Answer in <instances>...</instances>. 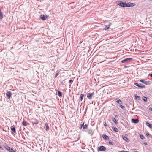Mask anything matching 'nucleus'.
I'll use <instances>...</instances> for the list:
<instances>
[{"label":"nucleus","instance_id":"obj_2","mask_svg":"<svg viewBox=\"0 0 152 152\" xmlns=\"http://www.w3.org/2000/svg\"><path fill=\"white\" fill-rule=\"evenodd\" d=\"M132 58H126L122 60L121 62L122 63H125L128 62L132 60Z\"/></svg>","mask_w":152,"mask_h":152},{"label":"nucleus","instance_id":"obj_31","mask_svg":"<svg viewBox=\"0 0 152 152\" xmlns=\"http://www.w3.org/2000/svg\"><path fill=\"white\" fill-rule=\"evenodd\" d=\"M109 143L110 145H113V144H114V142H111V141H109Z\"/></svg>","mask_w":152,"mask_h":152},{"label":"nucleus","instance_id":"obj_13","mask_svg":"<svg viewBox=\"0 0 152 152\" xmlns=\"http://www.w3.org/2000/svg\"><path fill=\"white\" fill-rule=\"evenodd\" d=\"M146 125L150 128H152V125L150 124L148 122H146Z\"/></svg>","mask_w":152,"mask_h":152},{"label":"nucleus","instance_id":"obj_30","mask_svg":"<svg viewBox=\"0 0 152 152\" xmlns=\"http://www.w3.org/2000/svg\"><path fill=\"white\" fill-rule=\"evenodd\" d=\"M58 74L59 72L58 71H57L55 74V77L56 78V77L58 75Z\"/></svg>","mask_w":152,"mask_h":152},{"label":"nucleus","instance_id":"obj_9","mask_svg":"<svg viewBox=\"0 0 152 152\" xmlns=\"http://www.w3.org/2000/svg\"><path fill=\"white\" fill-rule=\"evenodd\" d=\"M47 17V16H45L44 15H41L40 16V18L43 20H45Z\"/></svg>","mask_w":152,"mask_h":152},{"label":"nucleus","instance_id":"obj_32","mask_svg":"<svg viewBox=\"0 0 152 152\" xmlns=\"http://www.w3.org/2000/svg\"><path fill=\"white\" fill-rule=\"evenodd\" d=\"M120 107L122 109H124L125 107L124 106H123V105H120Z\"/></svg>","mask_w":152,"mask_h":152},{"label":"nucleus","instance_id":"obj_14","mask_svg":"<svg viewBox=\"0 0 152 152\" xmlns=\"http://www.w3.org/2000/svg\"><path fill=\"white\" fill-rule=\"evenodd\" d=\"M122 138L124 140H125L126 142L128 141L129 140L128 138L124 135H123L122 136Z\"/></svg>","mask_w":152,"mask_h":152},{"label":"nucleus","instance_id":"obj_11","mask_svg":"<svg viewBox=\"0 0 152 152\" xmlns=\"http://www.w3.org/2000/svg\"><path fill=\"white\" fill-rule=\"evenodd\" d=\"M87 126L86 124L84 125V123H83L81 125V128H82L83 129H87Z\"/></svg>","mask_w":152,"mask_h":152},{"label":"nucleus","instance_id":"obj_27","mask_svg":"<svg viewBox=\"0 0 152 152\" xmlns=\"http://www.w3.org/2000/svg\"><path fill=\"white\" fill-rule=\"evenodd\" d=\"M140 137L141 139H144L145 138V137L141 134L140 135Z\"/></svg>","mask_w":152,"mask_h":152},{"label":"nucleus","instance_id":"obj_8","mask_svg":"<svg viewBox=\"0 0 152 152\" xmlns=\"http://www.w3.org/2000/svg\"><path fill=\"white\" fill-rule=\"evenodd\" d=\"M133 4V3H126L125 7H132L134 6V5Z\"/></svg>","mask_w":152,"mask_h":152},{"label":"nucleus","instance_id":"obj_3","mask_svg":"<svg viewBox=\"0 0 152 152\" xmlns=\"http://www.w3.org/2000/svg\"><path fill=\"white\" fill-rule=\"evenodd\" d=\"M117 4L121 7H125L126 3L122 1H118Z\"/></svg>","mask_w":152,"mask_h":152},{"label":"nucleus","instance_id":"obj_23","mask_svg":"<svg viewBox=\"0 0 152 152\" xmlns=\"http://www.w3.org/2000/svg\"><path fill=\"white\" fill-rule=\"evenodd\" d=\"M112 129L115 132H118V129L116 127H113Z\"/></svg>","mask_w":152,"mask_h":152},{"label":"nucleus","instance_id":"obj_1","mask_svg":"<svg viewBox=\"0 0 152 152\" xmlns=\"http://www.w3.org/2000/svg\"><path fill=\"white\" fill-rule=\"evenodd\" d=\"M134 85L139 88H145V86L141 83H134Z\"/></svg>","mask_w":152,"mask_h":152},{"label":"nucleus","instance_id":"obj_44","mask_svg":"<svg viewBox=\"0 0 152 152\" xmlns=\"http://www.w3.org/2000/svg\"><path fill=\"white\" fill-rule=\"evenodd\" d=\"M150 36L151 37H152V34H151L150 35Z\"/></svg>","mask_w":152,"mask_h":152},{"label":"nucleus","instance_id":"obj_39","mask_svg":"<svg viewBox=\"0 0 152 152\" xmlns=\"http://www.w3.org/2000/svg\"><path fill=\"white\" fill-rule=\"evenodd\" d=\"M0 149H1V150H3V148H2V147H1L0 145Z\"/></svg>","mask_w":152,"mask_h":152},{"label":"nucleus","instance_id":"obj_24","mask_svg":"<svg viewBox=\"0 0 152 152\" xmlns=\"http://www.w3.org/2000/svg\"><path fill=\"white\" fill-rule=\"evenodd\" d=\"M22 124L23 126H26V125H27V124H26V122L25 121H24L22 123Z\"/></svg>","mask_w":152,"mask_h":152},{"label":"nucleus","instance_id":"obj_12","mask_svg":"<svg viewBox=\"0 0 152 152\" xmlns=\"http://www.w3.org/2000/svg\"><path fill=\"white\" fill-rule=\"evenodd\" d=\"M4 148L8 151H9L10 152L11 149H12V148H11L8 145H6L4 146Z\"/></svg>","mask_w":152,"mask_h":152},{"label":"nucleus","instance_id":"obj_41","mask_svg":"<svg viewBox=\"0 0 152 152\" xmlns=\"http://www.w3.org/2000/svg\"><path fill=\"white\" fill-rule=\"evenodd\" d=\"M144 144H145V145H147V142H144Z\"/></svg>","mask_w":152,"mask_h":152},{"label":"nucleus","instance_id":"obj_4","mask_svg":"<svg viewBox=\"0 0 152 152\" xmlns=\"http://www.w3.org/2000/svg\"><path fill=\"white\" fill-rule=\"evenodd\" d=\"M12 93L10 91H8L7 92V93L6 94V96H7V97L8 99H10V98L11 96L12 95Z\"/></svg>","mask_w":152,"mask_h":152},{"label":"nucleus","instance_id":"obj_33","mask_svg":"<svg viewBox=\"0 0 152 152\" xmlns=\"http://www.w3.org/2000/svg\"><path fill=\"white\" fill-rule=\"evenodd\" d=\"M10 152H16L13 149H11Z\"/></svg>","mask_w":152,"mask_h":152},{"label":"nucleus","instance_id":"obj_17","mask_svg":"<svg viewBox=\"0 0 152 152\" xmlns=\"http://www.w3.org/2000/svg\"><path fill=\"white\" fill-rule=\"evenodd\" d=\"M45 127L46 128V130H48L49 129V128L48 126V124L47 123H46L45 124Z\"/></svg>","mask_w":152,"mask_h":152},{"label":"nucleus","instance_id":"obj_22","mask_svg":"<svg viewBox=\"0 0 152 152\" xmlns=\"http://www.w3.org/2000/svg\"><path fill=\"white\" fill-rule=\"evenodd\" d=\"M58 95L59 97H61L62 95V93L60 91H58Z\"/></svg>","mask_w":152,"mask_h":152},{"label":"nucleus","instance_id":"obj_19","mask_svg":"<svg viewBox=\"0 0 152 152\" xmlns=\"http://www.w3.org/2000/svg\"><path fill=\"white\" fill-rule=\"evenodd\" d=\"M112 121L116 125H117L118 124V122L116 121V119L114 118L112 119Z\"/></svg>","mask_w":152,"mask_h":152},{"label":"nucleus","instance_id":"obj_37","mask_svg":"<svg viewBox=\"0 0 152 152\" xmlns=\"http://www.w3.org/2000/svg\"><path fill=\"white\" fill-rule=\"evenodd\" d=\"M72 81H73V80H72L71 79V80H69V83H71V82H72Z\"/></svg>","mask_w":152,"mask_h":152},{"label":"nucleus","instance_id":"obj_34","mask_svg":"<svg viewBox=\"0 0 152 152\" xmlns=\"http://www.w3.org/2000/svg\"><path fill=\"white\" fill-rule=\"evenodd\" d=\"M133 152H139L137 151L136 149H134L133 150Z\"/></svg>","mask_w":152,"mask_h":152},{"label":"nucleus","instance_id":"obj_16","mask_svg":"<svg viewBox=\"0 0 152 152\" xmlns=\"http://www.w3.org/2000/svg\"><path fill=\"white\" fill-rule=\"evenodd\" d=\"M84 94H81L80 95V101H82L83 100V99L84 96Z\"/></svg>","mask_w":152,"mask_h":152},{"label":"nucleus","instance_id":"obj_21","mask_svg":"<svg viewBox=\"0 0 152 152\" xmlns=\"http://www.w3.org/2000/svg\"><path fill=\"white\" fill-rule=\"evenodd\" d=\"M116 101L118 103L120 104H122V102L120 99H118Z\"/></svg>","mask_w":152,"mask_h":152},{"label":"nucleus","instance_id":"obj_5","mask_svg":"<svg viewBox=\"0 0 152 152\" xmlns=\"http://www.w3.org/2000/svg\"><path fill=\"white\" fill-rule=\"evenodd\" d=\"M94 95L93 93H90L87 94V97L90 99H91L92 98V96Z\"/></svg>","mask_w":152,"mask_h":152},{"label":"nucleus","instance_id":"obj_38","mask_svg":"<svg viewBox=\"0 0 152 152\" xmlns=\"http://www.w3.org/2000/svg\"><path fill=\"white\" fill-rule=\"evenodd\" d=\"M104 125L105 126H106L107 125H106V122H105L104 123Z\"/></svg>","mask_w":152,"mask_h":152},{"label":"nucleus","instance_id":"obj_28","mask_svg":"<svg viewBox=\"0 0 152 152\" xmlns=\"http://www.w3.org/2000/svg\"><path fill=\"white\" fill-rule=\"evenodd\" d=\"M142 99L145 102H146L147 101V98L146 97H142Z\"/></svg>","mask_w":152,"mask_h":152},{"label":"nucleus","instance_id":"obj_36","mask_svg":"<svg viewBox=\"0 0 152 152\" xmlns=\"http://www.w3.org/2000/svg\"><path fill=\"white\" fill-rule=\"evenodd\" d=\"M146 135L147 137H148L150 135V134L148 133H147L146 134Z\"/></svg>","mask_w":152,"mask_h":152},{"label":"nucleus","instance_id":"obj_20","mask_svg":"<svg viewBox=\"0 0 152 152\" xmlns=\"http://www.w3.org/2000/svg\"><path fill=\"white\" fill-rule=\"evenodd\" d=\"M39 122L36 119H35L34 120V121L33 122V123H34L35 124H37Z\"/></svg>","mask_w":152,"mask_h":152},{"label":"nucleus","instance_id":"obj_18","mask_svg":"<svg viewBox=\"0 0 152 152\" xmlns=\"http://www.w3.org/2000/svg\"><path fill=\"white\" fill-rule=\"evenodd\" d=\"M11 130H12V131L14 133H15V132L16 130H15V127H13V126H12L11 127Z\"/></svg>","mask_w":152,"mask_h":152},{"label":"nucleus","instance_id":"obj_40","mask_svg":"<svg viewBox=\"0 0 152 152\" xmlns=\"http://www.w3.org/2000/svg\"><path fill=\"white\" fill-rule=\"evenodd\" d=\"M149 110L150 111H152V108H149Z\"/></svg>","mask_w":152,"mask_h":152},{"label":"nucleus","instance_id":"obj_26","mask_svg":"<svg viewBox=\"0 0 152 152\" xmlns=\"http://www.w3.org/2000/svg\"><path fill=\"white\" fill-rule=\"evenodd\" d=\"M134 97L136 99H137L138 100H139L140 99L139 97L138 96L137 94L134 95Z\"/></svg>","mask_w":152,"mask_h":152},{"label":"nucleus","instance_id":"obj_35","mask_svg":"<svg viewBox=\"0 0 152 152\" xmlns=\"http://www.w3.org/2000/svg\"><path fill=\"white\" fill-rule=\"evenodd\" d=\"M121 152H129V151L122 150Z\"/></svg>","mask_w":152,"mask_h":152},{"label":"nucleus","instance_id":"obj_6","mask_svg":"<svg viewBox=\"0 0 152 152\" xmlns=\"http://www.w3.org/2000/svg\"><path fill=\"white\" fill-rule=\"evenodd\" d=\"M98 150L100 151H104L106 150V148L104 146H101L99 147Z\"/></svg>","mask_w":152,"mask_h":152},{"label":"nucleus","instance_id":"obj_29","mask_svg":"<svg viewBox=\"0 0 152 152\" xmlns=\"http://www.w3.org/2000/svg\"><path fill=\"white\" fill-rule=\"evenodd\" d=\"M110 25L106 26L105 27V30H106V29H108L109 28H110Z\"/></svg>","mask_w":152,"mask_h":152},{"label":"nucleus","instance_id":"obj_43","mask_svg":"<svg viewBox=\"0 0 152 152\" xmlns=\"http://www.w3.org/2000/svg\"><path fill=\"white\" fill-rule=\"evenodd\" d=\"M115 118H117V117H118V116H117V115H115Z\"/></svg>","mask_w":152,"mask_h":152},{"label":"nucleus","instance_id":"obj_42","mask_svg":"<svg viewBox=\"0 0 152 152\" xmlns=\"http://www.w3.org/2000/svg\"><path fill=\"white\" fill-rule=\"evenodd\" d=\"M149 75L152 77V74H149Z\"/></svg>","mask_w":152,"mask_h":152},{"label":"nucleus","instance_id":"obj_15","mask_svg":"<svg viewBox=\"0 0 152 152\" xmlns=\"http://www.w3.org/2000/svg\"><path fill=\"white\" fill-rule=\"evenodd\" d=\"M102 137L103 138L106 140H108L109 138L105 134H103Z\"/></svg>","mask_w":152,"mask_h":152},{"label":"nucleus","instance_id":"obj_7","mask_svg":"<svg viewBox=\"0 0 152 152\" xmlns=\"http://www.w3.org/2000/svg\"><path fill=\"white\" fill-rule=\"evenodd\" d=\"M140 81L143 83L144 84H146L147 85H149L150 84V83L149 82L146 81L142 80H140Z\"/></svg>","mask_w":152,"mask_h":152},{"label":"nucleus","instance_id":"obj_10","mask_svg":"<svg viewBox=\"0 0 152 152\" xmlns=\"http://www.w3.org/2000/svg\"><path fill=\"white\" fill-rule=\"evenodd\" d=\"M131 121L132 123L136 124L138 122L139 120L138 119H132Z\"/></svg>","mask_w":152,"mask_h":152},{"label":"nucleus","instance_id":"obj_25","mask_svg":"<svg viewBox=\"0 0 152 152\" xmlns=\"http://www.w3.org/2000/svg\"><path fill=\"white\" fill-rule=\"evenodd\" d=\"M87 132H88V133L89 134H91L92 133V130L91 129L88 130L87 131Z\"/></svg>","mask_w":152,"mask_h":152}]
</instances>
